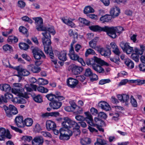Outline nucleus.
<instances>
[{
    "label": "nucleus",
    "instance_id": "obj_1",
    "mask_svg": "<svg viewBox=\"0 0 145 145\" xmlns=\"http://www.w3.org/2000/svg\"><path fill=\"white\" fill-rule=\"evenodd\" d=\"M33 19L35 21V24L36 25V29L38 31H42L44 32L48 31L51 33H52L53 35H54L55 33L53 27L46 28L43 26V20L42 18L40 17L33 18Z\"/></svg>",
    "mask_w": 145,
    "mask_h": 145
},
{
    "label": "nucleus",
    "instance_id": "obj_2",
    "mask_svg": "<svg viewBox=\"0 0 145 145\" xmlns=\"http://www.w3.org/2000/svg\"><path fill=\"white\" fill-rule=\"evenodd\" d=\"M107 34L111 38L114 39L117 37L116 33L120 34L123 31L124 29L122 27L111 26H107Z\"/></svg>",
    "mask_w": 145,
    "mask_h": 145
},
{
    "label": "nucleus",
    "instance_id": "obj_3",
    "mask_svg": "<svg viewBox=\"0 0 145 145\" xmlns=\"http://www.w3.org/2000/svg\"><path fill=\"white\" fill-rule=\"evenodd\" d=\"M51 33L49 31H46L42 33L44 37L42 38V42L44 46V51H47L48 48L51 47L50 45L51 42L50 40L51 36L50 34Z\"/></svg>",
    "mask_w": 145,
    "mask_h": 145
},
{
    "label": "nucleus",
    "instance_id": "obj_4",
    "mask_svg": "<svg viewBox=\"0 0 145 145\" xmlns=\"http://www.w3.org/2000/svg\"><path fill=\"white\" fill-rule=\"evenodd\" d=\"M68 55L70 58L72 60L78 61L82 66H84L85 65V63L83 59L79 57L77 54L75 53L74 49H70Z\"/></svg>",
    "mask_w": 145,
    "mask_h": 145
},
{
    "label": "nucleus",
    "instance_id": "obj_5",
    "mask_svg": "<svg viewBox=\"0 0 145 145\" xmlns=\"http://www.w3.org/2000/svg\"><path fill=\"white\" fill-rule=\"evenodd\" d=\"M33 56L35 59H40L41 57H45V56L42 51L37 47L32 49Z\"/></svg>",
    "mask_w": 145,
    "mask_h": 145
},
{
    "label": "nucleus",
    "instance_id": "obj_6",
    "mask_svg": "<svg viewBox=\"0 0 145 145\" xmlns=\"http://www.w3.org/2000/svg\"><path fill=\"white\" fill-rule=\"evenodd\" d=\"M120 45L123 51L127 54H130L133 52V47L130 46L128 42H122Z\"/></svg>",
    "mask_w": 145,
    "mask_h": 145
},
{
    "label": "nucleus",
    "instance_id": "obj_7",
    "mask_svg": "<svg viewBox=\"0 0 145 145\" xmlns=\"http://www.w3.org/2000/svg\"><path fill=\"white\" fill-rule=\"evenodd\" d=\"M13 69L18 72V74L16 75L17 76H19V75L26 76L30 74V72L24 69L20 66L15 67H14Z\"/></svg>",
    "mask_w": 145,
    "mask_h": 145
},
{
    "label": "nucleus",
    "instance_id": "obj_8",
    "mask_svg": "<svg viewBox=\"0 0 145 145\" xmlns=\"http://www.w3.org/2000/svg\"><path fill=\"white\" fill-rule=\"evenodd\" d=\"M5 137L10 139L11 138L12 136L8 130L3 128H0V141L3 140Z\"/></svg>",
    "mask_w": 145,
    "mask_h": 145
},
{
    "label": "nucleus",
    "instance_id": "obj_9",
    "mask_svg": "<svg viewBox=\"0 0 145 145\" xmlns=\"http://www.w3.org/2000/svg\"><path fill=\"white\" fill-rule=\"evenodd\" d=\"M84 114L86 116L84 117L85 120L86 121L87 123L90 126H95L96 125L93 123V120L91 114L89 112H86Z\"/></svg>",
    "mask_w": 145,
    "mask_h": 145
},
{
    "label": "nucleus",
    "instance_id": "obj_10",
    "mask_svg": "<svg viewBox=\"0 0 145 145\" xmlns=\"http://www.w3.org/2000/svg\"><path fill=\"white\" fill-rule=\"evenodd\" d=\"M67 86L70 88H73L76 87L78 83L77 80L72 78H70L67 80Z\"/></svg>",
    "mask_w": 145,
    "mask_h": 145
},
{
    "label": "nucleus",
    "instance_id": "obj_11",
    "mask_svg": "<svg viewBox=\"0 0 145 145\" xmlns=\"http://www.w3.org/2000/svg\"><path fill=\"white\" fill-rule=\"evenodd\" d=\"M15 122L16 125L18 127H22L24 126L23 117L22 116H17L15 118Z\"/></svg>",
    "mask_w": 145,
    "mask_h": 145
},
{
    "label": "nucleus",
    "instance_id": "obj_12",
    "mask_svg": "<svg viewBox=\"0 0 145 145\" xmlns=\"http://www.w3.org/2000/svg\"><path fill=\"white\" fill-rule=\"evenodd\" d=\"M107 26H105L103 27L98 25L92 26L89 27L91 30L95 31H103L107 33Z\"/></svg>",
    "mask_w": 145,
    "mask_h": 145
},
{
    "label": "nucleus",
    "instance_id": "obj_13",
    "mask_svg": "<svg viewBox=\"0 0 145 145\" xmlns=\"http://www.w3.org/2000/svg\"><path fill=\"white\" fill-rule=\"evenodd\" d=\"M99 106L101 108L106 111H108L111 109V108L108 104L104 101H101L98 103Z\"/></svg>",
    "mask_w": 145,
    "mask_h": 145
},
{
    "label": "nucleus",
    "instance_id": "obj_14",
    "mask_svg": "<svg viewBox=\"0 0 145 145\" xmlns=\"http://www.w3.org/2000/svg\"><path fill=\"white\" fill-rule=\"evenodd\" d=\"M98 52L102 56L106 57L109 56L111 54L110 50L109 49H105L103 48H100L98 50Z\"/></svg>",
    "mask_w": 145,
    "mask_h": 145
},
{
    "label": "nucleus",
    "instance_id": "obj_15",
    "mask_svg": "<svg viewBox=\"0 0 145 145\" xmlns=\"http://www.w3.org/2000/svg\"><path fill=\"white\" fill-rule=\"evenodd\" d=\"M111 15L114 17L117 16L120 13V8L116 7L112 8L110 11Z\"/></svg>",
    "mask_w": 145,
    "mask_h": 145
},
{
    "label": "nucleus",
    "instance_id": "obj_16",
    "mask_svg": "<svg viewBox=\"0 0 145 145\" xmlns=\"http://www.w3.org/2000/svg\"><path fill=\"white\" fill-rule=\"evenodd\" d=\"M56 127L55 123L51 120L47 121L46 122V127L48 131H50L55 128Z\"/></svg>",
    "mask_w": 145,
    "mask_h": 145
},
{
    "label": "nucleus",
    "instance_id": "obj_17",
    "mask_svg": "<svg viewBox=\"0 0 145 145\" xmlns=\"http://www.w3.org/2000/svg\"><path fill=\"white\" fill-rule=\"evenodd\" d=\"M62 103L61 102H58L57 100H55L52 103H50L49 105L54 109H57L61 106Z\"/></svg>",
    "mask_w": 145,
    "mask_h": 145
},
{
    "label": "nucleus",
    "instance_id": "obj_18",
    "mask_svg": "<svg viewBox=\"0 0 145 145\" xmlns=\"http://www.w3.org/2000/svg\"><path fill=\"white\" fill-rule=\"evenodd\" d=\"M43 140L42 137H35L32 141L33 145H41Z\"/></svg>",
    "mask_w": 145,
    "mask_h": 145
},
{
    "label": "nucleus",
    "instance_id": "obj_19",
    "mask_svg": "<svg viewBox=\"0 0 145 145\" xmlns=\"http://www.w3.org/2000/svg\"><path fill=\"white\" fill-rule=\"evenodd\" d=\"M72 72L74 74L77 75L80 74L82 71L83 68L75 65H73L72 68Z\"/></svg>",
    "mask_w": 145,
    "mask_h": 145
},
{
    "label": "nucleus",
    "instance_id": "obj_20",
    "mask_svg": "<svg viewBox=\"0 0 145 145\" xmlns=\"http://www.w3.org/2000/svg\"><path fill=\"white\" fill-rule=\"evenodd\" d=\"M68 128H61L59 129V133H61L62 135H66L70 137L72 135V131L68 129Z\"/></svg>",
    "mask_w": 145,
    "mask_h": 145
},
{
    "label": "nucleus",
    "instance_id": "obj_21",
    "mask_svg": "<svg viewBox=\"0 0 145 145\" xmlns=\"http://www.w3.org/2000/svg\"><path fill=\"white\" fill-rule=\"evenodd\" d=\"M12 93L16 94H20L22 96H23L24 94H26V92L24 91L23 88H12Z\"/></svg>",
    "mask_w": 145,
    "mask_h": 145
},
{
    "label": "nucleus",
    "instance_id": "obj_22",
    "mask_svg": "<svg viewBox=\"0 0 145 145\" xmlns=\"http://www.w3.org/2000/svg\"><path fill=\"white\" fill-rule=\"evenodd\" d=\"M67 52L66 51L63 50L60 52L58 54L57 56L59 59L63 61L67 60Z\"/></svg>",
    "mask_w": 145,
    "mask_h": 145
},
{
    "label": "nucleus",
    "instance_id": "obj_23",
    "mask_svg": "<svg viewBox=\"0 0 145 145\" xmlns=\"http://www.w3.org/2000/svg\"><path fill=\"white\" fill-rule=\"evenodd\" d=\"M95 145H112V144L108 141H106L104 140L99 138L97 139V142L95 143Z\"/></svg>",
    "mask_w": 145,
    "mask_h": 145
},
{
    "label": "nucleus",
    "instance_id": "obj_24",
    "mask_svg": "<svg viewBox=\"0 0 145 145\" xmlns=\"http://www.w3.org/2000/svg\"><path fill=\"white\" fill-rule=\"evenodd\" d=\"M28 68L34 73H38L40 71V69L39 67H36L33 64H31L28 66Z\"/></svg>",
    "mask_w": 145,
    "mask_h": 145
},
{
    "label": "nucleus",
    "instance_id": "obj_25",
    "mask_svg": "<svg viewBox=\"0 0 145 145\" xmlns=\"http://www.w3.org/2000/svg\"><path fill=\"white\" fill-rule=\"evenodd\" d=\"M70 118L68 117L63 118L64 121L62 122V125L63 128H69V121Z\"/></svg>",
    "mask_w": 145,
    "mask_h": 145
},
{
    "label": "nucleus",
    "instance_id": "obj_26",
    "mask_svg": "<svg viewBox=\"0 0 145 145\" xmlns=\"http://www.w3.org/2000/svg\"><path fill=\"white\" fill-rule=\"evenodd\" d=\"M11 115L8 117H11L13 115H16L18 114V112L17 108L12 105H10V111L9 112Z\"/></svg>",
    "mask_w": 145,
    "mask_h": 145
},
{
    "label": "nucleus",
    "instance_id": "obj_27",
    "mask_svg": "<svg viewBox=\"0 0 145 145\" xmlns=\"http://www.w3.org/2000/svg\"><path fill=\"white\" fill-rule=\"evenodd\" d=\"M5 99L7 100V99H12V101L14 103H22L21 102H19L18 98L17 97H15L14 99H13V95L10 93H7L5 95Z\"/></svg>",
    "mask_w": 145,
    "mask_h": 145
},
{
    "label": "nucleus",
    "instance_id": "obj_28",
    "mask_svg": "<svg viewBox=\"0 0 145 145\" xmlns=\"http://www.w3.org/2000/svg\"><path fill=\"white\" fill-rule=\"evenodd\" d=\"M63 22L65 24L71 27H75L76 25L74 23L69 19H62Z\"/></svg>",
    "mask_w": 145,
    "mask_h": 145
},
{
    "label": "nucleus",
    "instance_id": "obj_29",
    "mask_svg": "<svg viewBox=\"0 0 145 145\" xmlns=\"http://www.w3.org/2000/svg\"><path fill=\"white\" fill-rule=\"evenodd\" d=\"M11 88L10 85L7 84H0V89L6 92H8L10 90Z\"/></svg>",
    "mask_w": 145,
    "mask_h": 145
},
{
    "label": "nucleus",
    "instance_id": "obj_30",
    "mask_svg": "<svg viewBox=\"0 0 145 145\" xmlns=\"http://www.w3.org/2000/svg\"><path fill=\"white\" fill-rule=\"evenodd\" d=\"M124 63L129 68L132 69L134 67V65L133 62L129 59H125Z\"/></svg>",
    "mask_w": 145,
    "mask_h": 145
},
{
    "label": "nucleus",
    "instance_id": "obj_31",
    "mask_svg": "<svg viewBox=\"0 0 145 145\" xmlns=\"http://www.w3.org/2000/svg\"><path fill=\"white\" fill-rule=\"evenodd\" d=\"M93 69L99 73H104L105 72L104 69L101 66L97 64L93 66Z\"/></svg>",
    "mask_w": 145,
    "mask_h": 145
},
{
    "label": "nucleus",
    "instance_id": "obj_32",
    "mask_svg": "<svg viewBox=\"0 0 145 145\" xmlns=\"http://www.w3.org/2000/svg\"><path fill=\"white\" fill-rule=\"evenodd\" d=\"M112 18V16L110 15H105L102 16L100 18V20L103 23L108 22Z\"/></svg>",
    "mask_w": 145,
    "mask_h": 145
},
{
    "label": "nucleus",
    "instance_id": "obj_33",
    "mask_svg": "<svg viewBox=\"0 0 145 145\" xmlns=\"http://www.w3.org/2000/svg\"><path fill=\"white\" fill-rule=\"evenodd\" d=\"M122 103H125V105L127 106L129 104V96L126 94H123Z\"/></svg>",
    "mask_w": 145,
    "mask_h": 145
},
{
    "label": "nucleus",
    "instance_id": "obj_34",
    "mask_svg": "<svg viewBox=\"0 0 145 145\" xmlns=\"http://www.w3.org/2000/svg\"><path fill=\"white\" fill-rule=\"evenodd\" d=\"M90 139L88 138H81L80 139V143L82 145H87L91 143Z\"/></svg>",
    "mask_w": 145,
    "mask_h": 145
},
{
    "label": "nucleus",
    "instance_id": "obj_35",
    "mask_svg": "<svg viewBox=\"0 0 145 145\" xmlns=\"http://www.w3.org/2000/svg\"><path fill=\"white\" fill-rule=\"evenodd\" d=\"M24 122L27 126H30L33 124V121L31 118H27L24 120Z\"/></svg>",
    "mask_w": 145,
    "mask_h": 145
},
{
    "label": "nucleus",
    "instance_id": "obj_36",
    "mask_svg": "<svg viewBox=\"0 0 145 145\" xmlns=\"http://www.w3.org/2000/svg\"><path fill=\"white\" fill-rule=\"evenodd\" d=\"M74 127L76 129V131L74 133V134L75 136H78L80 135V131L79 129L80 127V126L78 125V123L76 122L74 125L73 127Z\"/></svg>",
    "mask_w": 145,
    "mask_h": 145
},
{
    "label": "nucleus",
    "instance_id": "obj_37",
    "mask_svg": "<svg viewBox=\"0 0 145 145\" xmlns=\"http://www.w3.org/2000/svg\"><path fill=\"white\" fill-rule=\"evenodd\" d=\"M69 35L74 39L78 38V34L77 32H74L72 29H70L69 31Z\"/></svg>",
    "mask_w": 145,
    "mask_h": 145
},
{
    "label": "nucleus",
    "instance_id": "obj_38",
    "mask_svg": "<svg viewBox=\"0 0 145 145\" xmlns=\"http://www.w3.org/2000/svg\"><path fill=\"white\" fill-rule=\"evenodd\" d=\"M7 41L8 42L14 43L17 42L18 41V39L15 37L9 36L7 40Z\"/></svg>",
    "mask_w": 145,
    "mask_h": 145
},
{
    "label": "nucleus",
    "instance_id": "obj_39",
    "mask_svg": "<svg viewBox=\"0 0 145 145\" xmlns=\"http://www.w3.org/2000/svg\"><path fill=\"white\" fill-rule=\"evenodd\" d=\"M94 11L93 9L90 6L86 7L84 10V13L85 14L93 13Z\"/></svg>",
    "mask_w": 145,
    "mask_h": 145
},
{
    "label": "nucleus",
    "instance_id": "obj_40",
    "mask_svg": "<svg viewBox=\"0 0 145 145\" xmlns=\"http://www.w3.org/2000/svg\"><path fill=\"white\" fill-rule=\"evenodd\" d=\"M19 46L21 49L24 50L28 49L29 47V46L25 43H20L19 44Z\"/></svg>",
    "mask_w": 145,
    "mask_h": 145
},
{
    "label": "nucleus",
    "instance_id": "obj_41",
    "mask_svg": "<svg viewBox=\"0 0 145 145\" xmlns=\"http://www.w3.org/2000/svg\"><path fill=\"white\" fill-rule=\"evenodd\" d=\"M33 99L36 102L38 103H40L43 101L42 97L39 94L34 96Z\"/></svg>",
    "mask_w": 145,
    "mask_h": 145
},
{
    "label": "nucleus",
    "instance_id": "obj_42",
    "mask_svg": "<svg viewBox=\"0 0 145 145\" xmlns=\"http://www.w3.org/2000/svg\"><path fill=\"white\" fill-rule=\"evenodd\" d=\"M3 49L5 51H8L10 52H12L13 51L12 47L8 44L4 45L3 46Z\"/></svg>",
    "mask_w": 145,
    "mask_h": 145
},
{
    "label": "nucleus",
    "instance_id": "obj_43",
    "mask_svg": "<svg viewBox=\"0 0 145 145\" xmlns=\"http://www.w3.org/2000/svg\"><path fill=\"white\" fill-rule=\"evenodd\" d=\"M46 97L50 101H54L56 99V95L50 94H48L46 95Z\"/></svg>",
    "mask_w": 145,
    "mask_h": 145
},
{
    "label": "nucleus",
    "instance_id": "obj_44",
    "mask_svg": "<svg viewBox=\"0 0 145 145\" xmlns=\"http://www.w3.org/2000/svg\"><path fill=\"white\" fill-rule=\"evenodd\" d=\"M97 41L95 40H92L89 42V46L92 48L95 49L97 47Z\"/></svg>",
    "mask_w": 145,
    "mask_h": 145
},
{
    "label": "nucleus",
    "instance_id": "obj_45",
    "mask_svg": "<svg viewBox=\"0 0 145 145\" xmlns=\"http://www.w3.org/2000/svg\"><path fill=\"white\" fill-rule=\"evenodd\" d=\"M78 20L80 23L86 25H89L90 23L89 21L83 18H80Z\"/></svg>",
    "mask_w": 145,
    "mask_h": 145
},
{
    "label": "nucleus",
    "instance_id": "obj_46",
    "mask_svg": "<svg viewBox=\"0 0 145 145\" xmlns=\"http://www.w3.org/2000/svg\"><path fill=\"white\" fill-rule=\"evenodd\" d=\"M38 82L39 85H42L47 84L48 83L47 80H44L43 78H39L38 79Z\"/></svg>",
    "mask_w": 145,
    "mask_h": 145
},
{
    "label": "nucleus",
    "instance_id": "obj_47",
    "mask_svg": "<svg viewBox=\"0 0 145 145\" xmlns=\"http://www.w3.org/2000/svg\"><path fill=\"white\" fill-rule=\"evenodd\" d=\"M95 54V51L92 49L90 48L86 50L85 53V56L87 57L89 55H94Z\"/></svg>",
    "mask_w": 145,
    "mask_h": 145
},
{
    "label": "nucleus",
    "instance_id": "obj_48",
    "mask_svg": "<svg viewBox=\"0 0 145 145\" xmlns=\"http://www.w3.org/2000/svg\"><path fill=\"white\" fill-rule=\"evenodd\" d=\"M44 51L47 54H49L50 58L52 59H53V58L54 57V54L53 53L52 49L51 47L48 48V49L47 50V51Z\"/></svg>",
    "mask_w": 145,
    "mask_h": 145
},
{
    "label": "nucleus",
    "instance_id": "obj_49",
    "mask_svg": "<svg viewBox=\"0 0 145 145\" xmlns=\"http://www.w3.org/2000/svg\"><path fill=\"white\" fill-rule=\"evenodd\" d=\"M131 103L133 107H137V101L132 95H131Z\"/></svg>",
    "mask_w": 145,
    "mask_h": 145
},
{
    "label": "nucleus",
    "instance_id": "obj_50",
    "mask_svg": "<svg viewBox=\"0 0 145 145\" xmlns=\"http://www.w3.org/2000/svg\"><path fill=\"white\" fill-rule=\"evenodd\" d=\"M3 108L5 111L6 115L7 117H10V114L9 112L10 111V105L9 106V107H8L6 105H4Z\"/></svg>",
    "mask_w": 145,
    "mask_h": 145
},
{
    "label": "nucleus",
    "instance_id": "obj_51",
    "mask_svg": "<svg viewBox=\"0 0 145 145\" xmlns=\"http://www.w3.org/2000/svg\"><path fill=\"white\" fill-rule=\"evenodd\" d=\"M32 139V138L30 136H25L22 138V139L25 142H30Z\"/></svg>",
    "mask_w": 145,
    "mask_h": 145
},
{
    "label": "nucleus",
    "instance_id": "obj_52",
    "mask_svg": "<svg viewBox=\"0 0 145 145\" xmlns=\"http://www.w3.org/2000/svg\"><path fill=\"white\" fill-rule=\"evenodd\" d=\"M110 82L111 80L109 79H102L99 81V84L103 85L106 83H109Z\"/></svg>",
    "mask_w": 145,
    "mask_h": 145
},
{
    "label": "nucleus",
    "instance_id": "obj_53",
    "mask_svg": "<svg viewBox=\"0 0 145 145\" xmlns=\"http://www.w3.org/2000/svg\"><path fill=\"white\" fill-rule=\"evenodd\" d=\"M92 73L91 69L89 68H88L86 70L84 75L86 76L90 77Z\"/></svg>",
    "mask_w": 145,
    "mask_h": 145
},
{
    "label": "nucleus",
    "instance_id": "obj_54",
    "mask_svg": "<svg viewBox=\"0 0 145 145\" xmlns=\"http://www.w3.org/2000/svg\"><path fill=\"white\" fill-rule=\"evenodd\" d=\"M37 89L39 91L42 93L47 92L48 91L47 89L45 88L42 86H40L38 87L37 88Z\"/></svg>",
    "mask_w": 145,
    "mask_h": 145
},
{
    "label": "nucleus",
    "instance_id": "obj_55",
    "mask_svg": "<svg viewBox=\"0 0 145 145\" xmlns=\"http://www.w3.org/2000/svg\"><path fill=\"white\" fill-rule=\"evenodd\" d=\"M60 133L59 138L60 139L63 140H67L69 139V137L66 136V135H62L61 133Z\"/></svg>",
    "mask_w": 145,
    "mask_h": 145
},
{
    "label": "nucleus",
    "instance_id": "obj_56",
    "mask_svg": "<svg viewBox=\"0 0 145 145\" xmlns=\"http://www.w3.org/2000/svg\"><path fill=\"white\" fill-rule=\"evenodd\" d=\"M75 118L77 120L79 121H85L84 117L80 115H77L75 117Z\"/></svg>",
    "mask_w": 145,
    "mask_h": 145
},
{
    "label": "nucleus",
    "instance_id": "obj_57",
    "mask_svg": "<svg viewBox=\"0 0 145 145\" xmlns=\"http://www.w3.org/2000/svg\"><path fill=\"white\" fill-rule=\"evenodd\" d=\"M90 80L92 82L98 79V77L97 75L95 74L92 73L91 76L89 77Z\"/></svg>",
    "mask_w": 145,
    "mask_h": 145
},
{
    "label": "nucleus",
    "instance_id": "obj_58",
    "mask_svg": "<svg viewBox=\"0 0 145 145\" xmlns=\"http://www.w3.org/2000/svg\"><path fill=\"white\" fill-rule=\"evenodd\" d=\"M22 18L24 21L27 22L30 24H32L33 22L32 20L27 16H23Z\"/></svg>",
    "mask_w": 145,
    "mask_h": 145
},
{
    "label": "nucleus",
    "instance_id": "obj_59",
    "mask_svg": "<svg viewBox=\"0 0 145 145\" xmlns=\"http://www.w3.org/2000/svg\"><path fill=\"white\" fill-rule=\"evenodd\" d=\"M140 70L145 72V63H142L139 65Z\"/></svg>",
    "mask_w": 145,
    "mask_h": 145
},
{
    "label": "nucleus",
    "instance_id": "obj_60",
    "mask_svg": "<svg viewBox=\"0 0 145 145\" xmlns=\"http://www.w3.org/2000/svg\"><path fill=\"white\" fill-rule=\"evenodd\" d=\"M98 116L100 118L105 119H106L107 117L106 114L105 113L102 112H99L98 114Z\"/></svg>",
    "mask_w": 145,
    "mask_h": 145
},
{
    "label": "nucleus",
    "instance_id": "obj_61",
    "mask_svg": "<svg viewBox=\"0 0 145 145\" xmlns=\"http://www.w3.org/2000/svg\"><path fill=\"white\" fill-rule=\"evenodd\" d=\"M134 51L137 55H141L143 53V51L142 50H139L137 48H135Z\"/></svg>",
    "mask_w": 145,
    "mask_h": 145
},
{
    "label": "nucleus",
    "instance_id": "obj_62",
    "mask_svg": "<svg viewBox=\"0 0 145 145\" xmlns=\"http://www.w3.org/2000/svg\"><path fill=\"white\" fill-rule=\"evenodd\" d=\"M25 5V3L22 1H20L18 2V6L21 8H23Z\"/></svg>",
    "mask_w": 145,
    "mask_h": 145
},
{
    "label": "nucleus",
    "instance_id": "obj_63",
    "mask_svg": "<svg viewBox=\"0 0 145 145\" xmlns=\"http://www.w3.org/2000/svg\"><path fill=\"white\" fill-rule=\"evenodd\" d=\"M113 116L112 118V119L114 121H117L119 119L118 117L119 116V114L117 113H115L112 114Z\"/></svg>",
    "mask_w": 145,
    "mask_h": 145
},
{
    "label": "nucleus",
    "instance_id": "obj_64",
    "mask_svg": "<svg viewBox=\"0 0 145 145\" xmlns=\"http://www.w3.org/2000/svg\"><path fill=\"white\" fill-rule=\"evenodd\" d=\"M19 31L24 34H26L27 32V29L24 27L21 26L19 28Z\"/></svg>",
    "mask_w": 145,
    "mask_h": 145
}]
</instances>
